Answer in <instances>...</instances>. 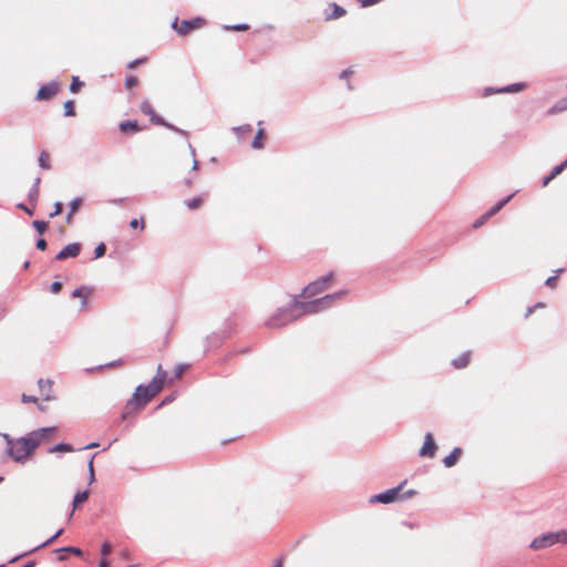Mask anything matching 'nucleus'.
<instances>
[{
	"label": "nucleus",
	"instance_id": "ddd939ff",
	"mask_svg": "<svg viewBox=\"0 0 567 567\" xmlns=\"http://www.w3.org/2000/svg\"><path fill=\"white\" fill-rule=\"evenodd\" d=\"M527 87V84L525 82H518L514 84H509L503 87L498 89H492L488 87L485 90V95L492 94V93H517Z\"/></svg>",
	"mask_w": 567,
	"mask_h": 567
},
{
	"label": "nucleus",
	"instance_id": "58836bf2",
	"mask_svg": "<svg viewBox=\"0 0 567 567\" xmlns=\"http://www.w3.org/2000/svg\"><path fill=\"white\" fill-rule=\"evenodd\" d=\"M136 84H137V80H136V78H135V76L130 75V76H127V78L125 79V86H126L127 89H132V87H134Z\"/></svg>",
	"mask_w": 567,
	"mask_h": 567
},
{
	"label": "nucleus",
	"instance_id": "2eb2a0df",
	"mask_svg": "<svg viewBox=\"0 0 567 567\" xmlns=\"http://www.w3.org/2000/svg\"><path fill=\"white\" fill-rule=\"evenodd\" d=\"M80 250H81V245L78 244V243H72V244H69L66 245L58 255H56V259L58 260H63V259H66V258H74L76 257L79 254H80Z\"/></svg>",
	"mask_w": 567,
	"mask_h": 567
},
{
	"label": "nucleus",
	"instance_id": "338daca9",
	"mask_svg": "<svg viewBox=\"0 0 567 567\" xmlns=\"http://www.w3.org/2000/svg\"><path fill=\"white\" fill-rule=\"evenodd\" d=\"M185 184H186V186H190L192 185V181L190 179H186Z\"/></svg>",
	"mask_w": 567,
	"mask_h": 567
},
{
	"label": "nucleus",
	"instance_id": "a211bd4d",
	"mask_svg": "<svg viewBox=\"0 0 567 567\" xmlns=\"http://www.w3.org/2000/svg\"><path fill=\"white\" fill-rule=\"evenodd\" d=\"M470 362V352H464L452 361V364L456 369L465 368Z\"/></svg>",
	"mask_w": 567,
	"mask_h": 567
},
{
	"label": "nucleus",
	"instance_id": "e433bc0d",
	"mask_svg": "<svg viewBox=\"0 0 567 567\" xmlns=\"http://www.w3.org/2000/svg\"><path fill=\"white\" fill-rule=\"evenodd\" d=\"M33 227L37 229L39 234H43L47 229V223L42 220H34Z\"/></svg>",
	"mask_w": 567,
	"mask_h": 567
},
{
	"label": "nucleus",
	"instance_id": "f8f14e48",
	"mask_svg": "<svg viewBox=\"0 0 567 567\" xmlns=\"http://www.w3.org/2000/svg\"><path fill=\"white\" fill-rule=\"evenodd\" d=\"M436 452V444L434 442L432 433L427 432L424 435V442L419 450V455L422 457H434Z\"/></svg>",
	"mask_w": 567,
	"mask_h": 567
},
{
	"label": "nucleus",
	"instance_id": "79ce46f5",
	"mask_svg": "<svg viewBox=\"0 0 567 567\" xmlns=\"http://www.w3.org/2000/svg\"><path fill=\"white\" fill-rule=\"evenodd\" d=\"M352 74H353V69L347 68L340 73L339 78L342 80H348Z\"/></svg>",
	"mask_w": 567,
	"mask_h": 567
},
{
	"label": "nucleus",
	"instance_id": "0e129e2a",
	"mask_svg": "<svg viewBox=\"0 0 567 567\" xmlns=\"http://www.w3.org/2000/svg\"><path fill=\"white\" fill-rule=\"evenodd\" d=\"M533 311H534V307H529V308H527V311H526V315H525V316H526V317L530 316V315L533 313Z\"/></svg>",
	"mask_w": 567,
	"mask_h": 567
},
{
	"label": "nucleus",
	"instance_id": "49530a36",
	"mask_svg": "<svg viewBox=\"0 0 567 567\" xmlns=\"http://www.w3.org/2000/svg\"><path fill=\"white\" fill-rule=\"evenodd\" d=\"M50 289L53 293H56L62 289V284L60 281H54L51 284Z\"/></svg>",
	"mask_w": 567,
	"mask_h": 567
},
{
	"label": "nucleus",
	"instance_id": "4c0bfd02",
	"mask_svg": "<svg viewBox=\"0 0 567 567\" xmlns=\"http://www.w3.org/2000/svg\"><path fill=\"white\" fill-rule=\"evenodd\" d=\"M63 533V529H59L52 537H50L48 540L39 545L37 548L45 547L49 544L53 543L61 534Z\"/></svg>",
	"mask_w": 567,
	"mask_h": 567
},
{
	"label": "nucleus",
	"instance_id": "4d7b16f0",
	"mask_svg": "<svg viewBox=\"0 0 567 567\" xmlns=\"http://www.w3.org/2000/svg\"><path fill=\"white\" fill-rule=\"evenodd\" d=\"M97 446H99L97 442H92V443L85 445L84 447H82V450H90V449H94V447H97Z\"/></svg>",
	"mask_w": 567,
	"mask_h": 567
},
{
	"label": "nucleus",
	"instance_id": "5fc2aeb1",
	"mask_svg": "<svg viewBox=\"0 0 567 567\" xmlns=\"http://www.w3.org/2000/svg\"><path fill=\"white\" fill-rule=\"evenodd\" d=\"M2 436H3V439H4L6 443H7V449L9 447V442H14L16 441V439H12L9 434H3Z\"/></svg>",
	"mask_w": 567,
	"mask_h": 567
},
{
	"label": "nucleus",
	"instance_id": "f3484780",
	"mask_svg": "<svg viewBox=\"0 0 567 567\" xmlns=\"http://www.w3.org/2000/svg\"><path fill=\"white\" fill-rule=\"evenodd\" d=\"M87 498H89V492H87V491H81V492H78V493L74 495L73 503H72V505H73V509H72V512L70 513L69 519L73 516V513H74L75 508H76L80 504H82V503L86 502V501H87Z\"/></svg>",
	"mask_w": 567,
	"mask_h": 567
},
{
	"label": "nucleus",
	"instance_id": "473e14b6",
	"mask_svg": "<svg viewBox=\"0 0 567 567\" xmlns=\"http://www.w3.org/2000/svg\"><path fill=\"white\" fill-rule=\"evenodd\" d=\"M248 28H249V25L246 23L224 25L225 30H233V31H246V30H248Z\"/></svg>",
	"mask_w": 567,
	"mask_h": 567
},
{
	"label": "nucleus",
	"instance_id": "de8ad7c7",
	"mask_svg": "<svg viewBox=\"0 0 567 567\" xmlns=\"http://www.w3.org/2000/svg\"><path fill=\"white\" fill-rule=\"evenodd\" d=\"M564 169H565L564 165H561V164L555 166L550 173V177H555L556 175L560 174Z\"/></svg>",
	"mask_w": 567,
	"mask_h": 567
},
{
	"label": "nucleus",
	"instance_id": "603ef678",
	"mask_svg": "<svg viewBox=\"0 0 567 567\" xmlns=\"http://www.w3.org/2000/svg\"><path fill=\"white\" fill-rule=\"evenodd\" d=\"M185 369H186V367H185V365H182V364H181V365H178V367L176 368V370H175V377H176V378H179V377L183 374V372H184V370H185Z\"/></svg>",
	"mask_w": 567,
	"mask_h": 567
},
{
	"label": "nucleus",
	"instance_id": "9b49d317",
	"mask_svg": "<svg viewBox=\"0 0 567 567\" xmlns=\"http://www.w3.org/2000/svg\"><path fill=\"white\" fill-rule=\"evenodd\" d=\"M59 90V83L56 81H50L40 86L35 99L39 101H48L56 94Z\"/></svg>",
	"mask_w": 567,
	"mask_h": 567
},
{
	"label": "nucleus",
	"instance_id": "a878e982",
	"mask_svg": "<svg viewBox=\"0 0 567 567\" xmlns=\"http://www.w3.org/2000/svg\"><path fill=\"white\" fill-rule=\"evenodd\" d=\"M262 138H264V132L262 130H258L254 140H252V143H251V146L256 150H259L262 147Z\"/></svg>",
	"mask_w": 567,
	"mask_h": 567
},
{
	"label": "nucleus",
	"instance_id": "dca6fc26",
	"mask_svg": "<svg viewBox=\"0 0 567 567\" xmlns=\"http://www.w3.org/2000/svg\"><path fill=\"white\" fill-rule=\"evenodd\" d=\"M462 454L461 447H454L451 453L443 458V464L445 467H452L456 464L458 457Z\"/></svg>",
	"mask_w": 567,
	"mask_h": 567
},
{
	"label": "nucleus",
	"instance_id": "393cba45",
	"mask_svg": "<svg viewBox=\"0 0 567 567\" xmlns=\"http://www.w3.org/2000/svg\"><path fill=\"white\" fill-rule=\"evenodd\" d=\"M73 449L71 445L66 444V443H59V444H55L53 446H51L49 449V452L50 453H55V452H72Z\"/></svg>",
	"mask_w": 567,
	"mask_h": 567
},
{
	"label": "nucleus",
	"instance_id": "9d476101",
	"mask_svg": "<svg viewBox=\"0 0 567 567\" xmlns=\"http://www.w3.org/2000/svg\"><path fill=\"white\" fill-rule=\"evenodd\" d=\"M141 111L146 114V115H150L151 116V121L158 124V125H163L172 131H175L184 136H187L188 133L184 130H181L178 127H175L174 125L172 124H168L166 123L162 117H158L155 115L154 111H153V107L152 105L147 102V101H143L142 104H141Z\"/></svg>",
	"mask_w": 567,
	"mask_h": 567
},
{
	"label": "nucleus",
	"instance_id": "0eeeda50",
	"mask_svg": "<svg viewBox=\"0 0 567 567\" xmlns=\"http://www.w3.org/2000/svg\"><path fill=\"white\" fill-rule=\"evenodd\" d=\"M333 274L329 272L319 279L310 282L307 287L302 290V297L303 298H311L319 293H322L324 290H327L332 281Z\"/></svg>",
	"mask_w": 567,
	"mask_h": 567
},
{
	"label": "nucleus",
	"instance_id": "37998d69",
	"mask_svg": "<svg viewBox=\"0 0 567 567\" xmlns=\"http://www.w3.org/2000/svg\"><path fill=\"white\" fill-rule=\"evenodd\" d=\"M111 550H112L111 544L109 542H104L101 547V554L103 556H106L111 553Z\"/></svg>",
	"mask_w": 567,
	"mask_h": 567
},
{
	"label": "nucleus",
	"instance_id": "c756f323",
	"mask_svg": "<svg viewBox=\"0 0 567 567\" xmlns=\"http://www.w3.org/2000/svg\"><path fill=\"white\" fill-rule=\"evenodd\" d=\"M560 272H563V269H557V270L555 271V275H554V276H550V277H548V278L546 279L545 285H546L547 287L555 288V287H556V284H557L558 275H559Z\"/></svg>",
	"mask_w": 567,
	"mask_h": 567
},
{
	"label": "nucleus",
	"instance_id": "a19ab883",
	"mask_svg": "<svg viewBox=\"0 0 567 567\" xmlns=\"http://www.w3.org/2000/svg\"><path fill=\"white\" fill-rule=\"evenodd\" d=\"M59 551H69L70 554H74L76 556H80L82 554L81 549L78 547H64L59 549Z\"/></svg>",
	"mask_w": 567,
	"mask_h": 567
},
{
	"label": "nucleus",
	"instance_id": "3c124183",
	"mask_svg": "<svg viewBox=\"0 0 567 567\" xmlns=\"http://www.w3.org/2000/svg\"><path fill=\"white\" fill-rule=\"evenodd\" d=\"M37 248L40 250H44L47 248V241L43 238L38 239Z\"/></svg>",
	"mask_w": 567,
	"mask_h": 567
},
{
	"label": "nucleus",
	"instance_id": "412c9836",
	"mask_svg": "<svg viewBox=\"0 0 567 567\" xmlns=\"http://www.w3.org/2000/svg\"><path fill=\"white\" fill-rule=\"evenodd\" d=\"M514 196V194H511L506 198L499 200L494 207L489 209V212L485 215V217H491L495 215L498 210H501Z\"/></svg>",
	"mask_w": 567,
	"mask_h": 567
},
{
	"label": "nucleus",
	"instance_id": "aec40b11",
	"mask_svg": "<svg viewBox=\"0 0 567 567\" xmlns=\"http://www.w3.org/2000/svg\"><path fill=\"white\" fill-rule=\"evenodd\" d=\"M330 7L332 8V12L327 14V20L339 19L346 14V10L342 7L336 3H332Z\"/></svg>",
	"mask_w": 567,
	"mask_h": 567
},
{
	"label": "nucleus",
	"instance_id": "ea45409f",
	"mask_svg": "<svg viewBox=\"0 0 567 567\" xmlns=\"http://www.w3.org/2000/svg\"><path fill=\"white\" fill-rule=\"evenodd\" d=\"M21 401L23 403H38V398L34 395L22 394Z\"/></svg>",
	"mask_w": 567,
	"mask_h": 567
},
{
	"label": "nucleus",
	"instance_id": "8fccbe9b",
	"mask_svg": "<svg viewBox=\"0 0 567 567\" xmlns=\"http://www.w3.org/2000/svg\"><path fill=\"white\" fill-rule=\"evenodd\" d=\"M380 1L381 0H361V6L365 8V7L373 6Z\"/></svg>",
	"mask_w": 567,
	"mask_h": 567
},
{
	"label": "nucleus",
	"instance_id": "774afa93",
	"mask_svg": "<svg viewBox=\"0 0 567 567\" xmlns=\"http://www.w3.org/2000/svg\"><path fill=\"white\" fill-rule=\"evenodd\" d=\"M281 566H282L281 561L279 560V561L276 563V565L274 567H281Z\"/></svg>",
	"mask_w": 567,
	"mask_h": 567
},
{
	"label": "nucleus",
	"instance_id": "864d4df0",
	"mask_svg": "<svg viewBox=\"0 0 567 567\" xmlns=\"http://www.w3.org/2000/svg\"><path fill=\"white\" fill-rule=\"evenodd\" d=\"M17 207H18L19 209L24 210L28 215H32V214H33V210H32V209H30V208H28L24 204H18V205H17Z\"/></svg>",
	"mask_w": 567,
	"mask_h": 567
},
{
	"label": "nucleus",
	"instance_id": "bb28decb",
	"mask_svg": "<svg viewBox=\"0 0 567 567\" xmlns=\"http://www.w3.org/2000/svg\"><path fill=\"white\" fill-rule=\"evenodd\" d=\"M39 165L40 167H42L43 169H49L51 167L50 165V159H49V155L47 152H41L40 153V156H39Z\"/></svg>",
	"mask_w": 567,
	"mask_h": 567
},
{
	"label": "nucleus",
	"instance_id": "b1692460",
	"mask_svg": "<svg viewBox=\"0 0 567 567\" xmlns=\"http://www.w3.org/2000/svg\"><path fill=\"white\" fill-rule=\"evenodd\" d=\"M73 298H81V309L86 308V293L83 288H76L72 292Z\"/></svg>",
	"mask_w": 567,
	"mask_h": 567
},
{
	"label": "nucleus",
	"instance_id": "72a5a7b5",
	"mask_svg": "<svg viewBox=\"0 0 567 567\" xmlns=\"http://www.w3.org/2000/svg\"><path fill=\"white\" fill-rule=\"evenodd\" d=\"M185 204L189 209H196L202 205V198L195 197L190 200H187Z\"/></svg>",
	"mask_w": 567,
	"mask_h": 567
},
{
	"label": "nucleus",
	"instance_id": "bf43d9fd",
	"mask_svg": "<svg viewBox=\"0 0 567 567\" xmlns=\"http://www.w3.org/2000/svg\"><path fill=\"white\" fill-rule=\"evenodd\" d=\"M38 404V409L41 411V412H45L47 411V405H44L43 403H37Z\"/></svg>",
	"mask_w": 567,
	"mask_h": 567
},
{
	"label": "nucleus",
	"instance_id": "6e6552de",
	"mask_svg": "<svg viewBox=\"0 0 567 567\" xmlns=\"http://www.w3.org/2000/svg\"><path fill=\"white\" fill-rule=\"evenodd\" d=\"M55 431L54 426L41 427L28 433L24 440L28 442L30 450L33 452L43 441L50 439V435Z\"/></svg>",
	"mask_w": 567,
	"mask_h": 567
},
{
	"label": "nucleus",
	"instance_id": "e2e57ef3",
	"mask_svg": "<svg viewBox=\"0 0 567 567\" xmlns=\"http://www.w3.org/2000/svg\"><path fill=\"white\" fill-rule=\"evenodd\" d=\"M486 218H487V217L483 216L481 220H477V221L475 223V227H477V226L482 225Z\"/></svg>",
	"mask_w": 567,
	"mask_h": 567
},
{
	"label": "nucleus",
	"instance_id": "a18cd8bd",
	"mask_svg": "<svg viewBox=\"0 0 567 567\" xmlns=\"http://www.w3.org/2000/svg\"><path fill=\"white\" fill-rule=\"evenodd\" d=\"M130 226H131L132 228H134V229H136V228H141V229H143V228H144V223H143V220L132 219V220L130 221Z\"/></svg>",
	"mask_w": 567,
	"mask_h": 567
},
{
	"label": "nucleus",
	"instance_id": "1a4fd4ad",
	"mask_svg": "<svg viewBox=\"0 0 567 567\" xmlns=\"http://www.w3.org/2000/svg\"><path fill=\"white\" fill-rule=\"evenodd\" d=\"M204 24V20L202 18H194L190 20H182L178 21L176 18L174 22L172 23V28L179 34V35H187L192 30L198 29Z\"/></svg>",
	"mask_w": 567,
	"mask_h": 567
},
{
	"label": "nucleus",
	"instance_id": "13d9d810",
	"mask_svg": "<svg viewBox=\"0 0 567 567\" xmlns=\"http://www.w3.org/2000/svg\"><path fill=\"white\" fill-rule=\"evenodd\" d=\"M110 563L107 559L102 558L99 563V567H109Z\"/></svg>",
	"mask_w": 567,
	"mask_h": 567
},
{
	"label": "nucleus",
	"instance_id": "f03ea898",
	"mask_svg": "<svg viewBox=\"0 0 567 567\" xmlns=\"http://www.w3.org/2000/svg\"><path fill=\"white\" fill-rule=\"evenodd\" d=\"M166 371L162 369V365L157 368V374L152 379L147 385H138L133 395L132 402L137 406L146 404L153 396H155L163 388Z\"/></svg>",
	"mask_w": 567,
	"mask_h": 567
},
{
	"label": "nucleus",
	"instance_id": "680f3d73",
	"mask_svg": "<svg viewBox=\"0 0 567 567\" xmlns=\"http://www.w3.org/2000/svg\"><path fill=\"white\" fill-rule=\"evenodd\" d=\"M197 169H198V162L196 161V158H193L192 171H197Z\"/></svg>",
	"mask_w": 567,
	"mask_h": 567
},
{
	"label": "nucleus",
	"instance_id": "20e7f679",
	"mask_svg": "<svg viewBox=\"0 0 567 567\" xmlns=\"http://www.w3.org/2000/svg\"><path fill=\"white\" fill-rule=\"evenodd\" d=\"M558 543L567 544V530L561 529L558 532L542 534L530 542L529 548L533 550H542Z\"/></svg>",
	"mask_w": 567,
	"mask_h": 567
},
{
	"label": "nucleus",
	"instance_id": "7c9ffc66",
	"mask_svg": "<svg viewBox=\"0 0 567 567\" xmlns=\"http://www.w3.org/2000/svg\"><path fill=\"white\" fill-rule=\"evenodd\" d=\"M81 86H83V82H81L78 76H73L70 84V91L72 93H76Z\"/></svg>",
	"mask_w": 567,
	"mask_h": 567
},
{
	"label": "nucleus",
	"instance_id": "39448f33",
	"mask_svg": "<svg viewBox=\"0 0 567 567\" xmlns=\"http://www.w3.org/2000/svg\"><path fill=\"white\" fill-rule=\"evenodd\" d=\"M298 319V313L292 311V301L285 308H278L265 322L268 328H280Z\"/></svg>",
	"mask_w": 567,
	"mask_h": 567
},
{
	"label": "nucleus",
	"instance_id": "4468645a",
	"mask_svg": "<svg viewBox=\"0 0 567 567\" xmlns=\"http://www.w3.org/2000/svg\"><path fill=\"white\" fill-rule=\"evenodd\" d=\"M52 385L53 382L50 379H39L38 386L43 401H52L55 399Z\"/></svg>",
	"mask_w": 567,
	"mask_h": 567
},
{
	"label": "nucleus",
	"instance_id": "c03bdc74",
	"mask_svg": "<svg viewBox=\"0 0 567 567\" xmlns=\"http://www.w3.org/2000/svg\"><path fill=\"white\" fill-rule=\"evenodd\" d=\"M62 212V204L60 202H56L54 204V210L50 214V217H55L58 216L59 214H61Z\"/></svg>",
	"mask_w": 567,
	"mask_h": 567
},
{
	"label": "nucleus",
	"instance_id": "f704fd0d",
	"mask_svg": "<svg viewBox=\"0 0 567 567\" xmlns=\"http://www.w3.org/2000/svg\"><path fill=\"white\" fill-rule=\"evenodd\" d=\"M95 454L92 455L91 460L89 461L87 468H89V484H92L95 481L94 477V468H93V458Z\"/></svg>",
	"mask_w": 567,
	"mask_h": 567
},
{
	"label": "nucleus",
	"instance_id": "6e6d98bb",
	"mask_svg": "<svg viewBox=\"0 0 567 567\" xmlns=\"http://www.w3.org/2000/svg\"><path fill=\"white\" fill-rule=\"evenodd\" d=\"M187 146H188V150H189V154L193 156V158H195V156H196L195 148L193 147V145L189 142H187Z\"/></svg>",
	"mask_w": 567,
	"mask_h": 567
},
{
	"label": "nucleus",
	"instance_id": "423d86ee",
	"mask_svg": "<svg viewBox=\"0 0 567 567\" xmlns=\"http://www.w3.org/2000/svg\"><path fill=\"white\" fill-rule=\"evenodd\" d=\"M7 453L10 457L13 458L14 462L24 463L32 451L30 450L24 437H19L16 439L14 442H9Z\"/></svg>",
	"mask_w": 567,
	"mask_h": 567
},
{
	"label": "nucleus",
	"instance_id": "6ab92c4d",
	"mask_svg": "<svg viewBox=\"0 0 567 567\" xmlns=\"http://www.w3.org/2000/svg\"><path fill=\"white\" fill-rule=\"evenodd\" d=\"M567 110V97L556 102L549 110L548 114L554 115Z\"/></svg>",
	"mask_w": 567,
	"mask_h": 567
},
{
	"label": "nucleus",
	"instance_id": "5701e85b",
	"mask_svg": "<svg viewBox=\"0 0 567 567\" xmlns=\"http://www.w3.org/2000/svg\"><path fill=\"white\" fill-rule=\"evenodd\" d=\"M40 182H41L40 177H37L34 179V183H33L31 189L29 190L28 197L31 202H35L38 199Z\"/></svg>",
	"mask_w": 567,
	"mask_h": 567
},
{
	"label": "nucleus",
	"instance_id": "2f4dec72",
	"mask_svg": "<svg viewBox=\"0 0 567 567\" xmlns=\"http://www.w3.org/2000/svg\"><path fill=\"white\" fill-rule=\"evenodd\" d=\"M233 130H234V132H236V134L240 135V134L250 133L252 131V126L250 124H244L240 126H236Z\"/></svg>",
	"mask_w": 567,
	"mask_h": 567
},
{
	"label": "nucleus",
	"instance_id": "7ed1b4c3",
	"mask_svg": "<svg viewBox=\"0 0 567 567\" xmlns=\"http://www.w3.org/2000/svg\"><path fill=\"white\" fill-rule=\"evenodd\" d=\"M406 484V480L400 483L398 486L389 488L384 492L375 494L370 497V503H381V504H391L398 501L409 499L416 495V491L408 489L403 493V486Z\"/></svg>",
	"mask_w": 567,
	"mask_h": 567
},
{
	"label": "nucleus",
	"instance_id": "c9c22d12",
	"mask_svg": "<svg viewBox=\"0 0 567 567\" xmlns=\"http://www.w3.org/2000/svg\"><path fill=\"white\" fill-rule=\"evenodd\" d=\"M106 251V246L103 243H100L94 249V258H100L104 256Z\"/></svg>",
	"mask_w": 567,
	"mask_h": 567
},
{
	"label": "nucleus",
	"instance_id": "cd10ccee",
	"mask_svg": "<svg viewBox=\"0 0 567 567\" xmlns=\"http://www.w3.org/2000/svg\"><path fill=\"white\" fill-rule=\"evenodd\" d=\"M81 205V198L75 197L70 203V213L68 214V220L71 219V216L79 209Z\"/></svg>",
	"mask_w": 567,
	"mask_h": 567
},
{
	"label": "nucleus",
	"instance_id": "09e8293b",
	"mask_svg": "<svg viewBox=\"0 0 567 567\" xmlns=\"http://www.w3.org/2000/svg\"><path fill=\"white\" fill-rule=\"evenodd\" d=\"M145 61V59H135L133 61H131L127 65L128 69H133L135 68L136 65H138L140 63H143Z\"/></svg>",
	"mask_w": 567,
	"mask_h": 567
},
{
	"label": "nucleus",
	"instance_id": "69168bd1",
	"mask_svg": "<svg viewBox=\"0 0 567 567\" xmlns=\"http://www.w3.org/2000/svg\"><path fill=\"white\" fill-rule=\"evenodd\" d=\"M29 266H30V262H29V261H25V262L23 264V268H24V269H27Z\"/></svg>",
	"mask_w": 567,
	"mask_h": 567
},
{
	"label": "nucleus",
	"instance_id": "052dcab7",
	"mask_svg": "<svg viewBox=\"0 0 567 567\" xmlns=\"http://www.w3.org/2000/svg\"><path fill=\"white\" fill-rule=\"evenodd\" d=\"M554 177H550V174L546 176L543 181V185L546 186Z\"/></svg>",
	"mask_w": 567,
	"mask_h": 567
},
{
	"label": "nucleus",
	"instance_id": "c85d7f7f",
	"mask_svg": "<svg viewBox=\"0 0 567 567\" xmlns=\"http://www.w3.org/2000/svg\"><path fill=\"white\" fill-rule=\"evenodd\" d=\"M63 109H64V115L65 116H74L75 115V112H74V103L72 100H68L64 105H63Z\"/></svg>",
	"mask_w": 567,
	"mask_h": 567
},
{
	"label": "nucleus",
	"instance_id": "4be33fe9",
	"mask_svg": "<svg viewBox=\"0 0 567 567\" xmlns=\"http://www.w3.org/2000/svg\"><path fill=\"white\" fill-rule=\"evenodd\" d=\"M120 131L122 133H126L128 131L137 132L138 131V124L136 121H124L120 124Z\"/></svg>",
	"mask_w": 567,
	"mask_h": 567
},
{
	"label": "nucleus",
	"instance_id": "f257e3e1",
	"mask_svg": "<svg viewBox=\"0 0 567 567\" xmlns=\"http://www.w3.org/2000/svg\"><path fill=\"white\" fill-rule=\"evenodd\" d=\"M347 295V290H341L331 295H326L310 301H299L297 297L292 299V311L298 313V318L303 315H311L324 311Z\"/></svg>",
	"mask_w": 567,
	"mask_h": 567
}]
</instances>
